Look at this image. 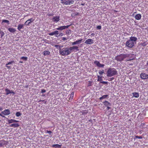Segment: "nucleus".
<instances>
[{"label":"nucleus","instance_id":"obj_45","mask_svg":"<svg viewBox=\"0 0 148 148\" xmlns=\"http://www.w3.org/2000/svg\"><path fill=\"white\" fill-rule=\"evenodd\" d=\"M39 102H44L45 104H46V101H45V100H40L39 101Z\"/></svg>","mask_w":148,"mask_h":148},{"label":"nucleus","instance_id":"obj_1","mask_svg":"<svg viewBox=\"0 0 148 148\" xmlns=\"http://www.w3.org/2000/svg\"><path fill=\"white\" fill-rule=\"evenodd\" d=\"M75 49L77 51H78V47L77 46H73L69 48H64L60 49L59 53L62 56L68 55Z\"/></svg>","mask_w":148,"mask_h":148},{"label":"nucleus","instance_id":"obj_33","mask_svg":"<svg viewBox=\"0 0 148 148\" xmlns=\"http://www.w3.org/2000/svg\"><path fill=\"white\" fill-rule=\"evenodd\" d=\"M31 23L28 20H27L25 23V25H29Z\"/></svg>","mask_w":148,"mask_h":148},{"label":"nucleus","instance_id":"obj_25","mask_svg":"<svg viewBox=\"0 0 148 148\" xmlns=\"http://www.w3.org/2000/svg\"><path fill=\"white\" fill-rule=\"evenodd\" d=\"M61 145H59L58 144H55V145H53L52 146V147H53L55 148H60L61 147Z\"/></svg>","mask_w":148,"mask_h":148},{"label":"nucleus","instance_id":"obj_49","mask_svg":"<svg viewBox=\"0 0 148 148\" xmlns=\"http://www.w3.org/2000/svg\"><path fill=\"white\" fill-rule=\"evenodd\" d=\"M46 91L45 90L43 89H42L41 90V92L42 93H44V92H46Z\"/></svg>","mask_w":148,"mask_h":148},{"label":"nucleus","instance_id":"obj_20","mask_svg":"<svg viewBox=\"0 0 148 148\" xmlns=\"http://www.w3.org/2000/svg\"><path fill=\"white\" fill-rule=\"evenodd\" d=\"M8 30L10 32L12 33H14L16 31L15 29L12 28H9L8 29Z\"/></svg>","mask_w":148,"mask_h":148},{"label":"nucleus","instance_id":"obj_10","mask_svg":"<svg viewBox=\"0 0 148 148\" xmlns=\"http://www.w3.org/2000/svg\"><path fill=\"white\" fill-rule=\"evenodd\" d=\"M93 40L91 39H88L86 40L85 43L87 44L91 45L93 43Z\"/></svg>","mask_w":148,"mask_h":148},{"label":"nucleus","instance_id":"obj_2","mask_svg":"<svg viewBox=\"0 0 148 148\" xmlns=\"http://www.w3.org/2000/svg\"><path fill=\"white\" fill-rule=\"evenodd\" d=\"M132 56L131 54H121L115 57V59L117 61L121 62L127 58L125 60L127 62L133 59V58L132 57Z\"/></svg>","mask_w":148,"mask_h":148},{"label":"nucleus","instance_id":"obj_8","mask_svg":"<svg viewBox=\"0 0 148 148\" xmlns=\"http://www.w3.org/2000/svg\"><path fill=\"white\" fill-rule=\"evenodd\" d=\"M1 113L5 115H8L10 114V112L9 109H7L2 111Z\"/></svg>","mask_w":148,"mask_h":148},{"label":"nucleus","instance_id":"obj_40","mask_svg":"<svg viewBox=\"0 0 148 148\" xmlns=\"http://www.w3.org/2000/svg\"><path fill=\"white\" fill-rule=\"evenodd\" d=\"M66 0H60L61 1V3L63 4H64L66 5Z\"/></svg>","mask_w":148,"mask_h":148},{"label":"nucleus","instance_id":"obj_7","mask_svg":"<svg viewBox=\"0 0 148 148\" xmlns=\"http://www.w3.org/2000/svg\"><path fill=\"white\" fill-rule=\"evenodd\" d=\"M94 63L99 67H103L104 66L103 64H101L99 61L97 60L95 61Z\"/></svg>","mask_w":148,"mask_h":148},{"label":"nucleus","instance_id":"obj_61","mask_svg":"<svg viewBox=\"0 0 148 148\" xmlns=\"http://www.w3.org/2000/svg\"><path fill=\"white\" fill-rule=\"evenodd\" d=\"M1 142V141L0 140V142Z\"/></svg>","mask_w":148,"mask_h":148},{"label":"nucleus","instance_id":"obj_41","mask_svg":"<svg viewBox=\"0 0 148 148\" xmlns=\"http://www.w3.org/2000/svg\"><path fill=\"white\" fill-rule=\"evenodd\" d=\"M0 34L1 35V37H2L3 36L4 34V33L2 31H1L0 32Z\"/></svg>","mask_w":148,"mask_h":148},{"label":"nucleus","instance_id":"obj_12","mask_svg":"<svg viewBox=\"0 0 148 148\" xmlns=\"http://www.w3.org/2000/svg\"><path fill=\"white\" fill-rule=\"evenodd\" d=\"M75 1L74 0H68L66 1V5H69L73 4L74 3Z\"/></svg>","mask_w":148,"mask_h":148},{"label":"nucleus","instance_id":"obj_11","mask_svg":"<svg viewBox=\"0 0 148 148\" xmlns=\"http://www.w3.org/2000/svg\"><path fill=\"white\" fill-rule=\"evenodd\" d=\"M52 20L53 22L56 23L58 22L60 20V16H56L52 18Z\"/></svg>","mask_w":148,"mask_h":148},{"label":"nucleus","instance_id":"obj_31","mask_svg":"<svg viewBox=\"0 0 148 148\" xmlns=\"http://www.w3.org/2000/svg\"><path fill=\"white\" fill-rule=\"evenodd\" d=\"M4 22L7 23L8 24H9V21L7 20H5V19L3 20H2V23H4Z\"/></svg>","mask_w":148,"mask_h":148},{"label":"nucleus","instance_id":"obj_3","mask_svg":"<svg viewBox=\"0 0 148 148\" xmlns=\"http://www.w3.org/2000/svg\"><path fill=\"white\" fill-rule=\"evenodd\" d=\"M117 74V71L114 68H109L106 73L107 76L108 77H111L114 76Z\"/></svg>","mask_w":148,"mask_h":148},{"label":"nucleus","instance_id":"obj_28","mask_svg":"<svg viewBox=\"0 0 148 148\" xmlns=\"http://www.w3.org/2000/svg\"><path fill=\"white\" fill-rule=\"evenodd\" d=\"M5 91L6 92V95H7L9 94L10 93V90L8 89H5Z\"/></svg>","mask_w":148,"mask_h":148},{"label":"nucleus","instance_id":"obj_50","mask_svg":"<svg viewBox=\"0 0 148 148\" xmlns=\"http://www.w3.org/2000/svg\"><path fill=\"white\" fill-rule=\"evenodd\" d=\"M145 125V124L144 123H141L140 125V126L143 127Z\"/></svg>","mask_w":148,"mask_h":148},{"label":"nucleus","instance_id":"obj_16","mask_svg":"<svg viewBox=\"0 0 148 148\" xmlns=\"http://www.w3.org/2000/svg\"><path fill=\"white\" fill-rule=\"evenodd\" d=\"M8 124H10L13 123L18 122V121L16 120L11 119H8Z\"/></svg>","mask_w":148,"mask_h":148},{"label":"nucleus","instance_id":"obj_26","mask_svg":"<svg viewBox=\"0 0 148 148\" xmlns=\"http://www.w3.org/2000/svg\"><path fill=\"white\" fill-rule=\"evenodd\" d=\"M83 115H86L88 113V111L87 110H84L80 112Z\"/></svg>","mask_w":148,"mask_h":148},{"label":"nucleus","instance_id":"obj_46","mask_svg":"<svg viewBox=\"0 0 148 148\" xmlns=\"http://www.w3.org/2000/svg\"><path fill=\"white\" fill-rule=\"evenodd\" d=\"M92 82H91V81H89L88 82V86H89L91 85V83Z\"/></svg>","mask_w":148,"mask_h":148},{"label":"nucleus","instance_id":"obj_38","mask_svg":"<svg viewBox=\"0 0 148 148\" xmlns=\"http://www.w3.org/2000/svg\"><path fill=\"white\" fill-rule=\"evenodd\" d=\"M143 138L141 136H135V139L138 138V139H142Z\"/></svg>","mask_w":148,"mask_h":148},{"label":"nucleus","instance_id":"obj_44","mask_svg":"<svg viewBox=\"0 0 148 148\" xmlns=\"http://www.w3.org/2000/svg\"><path fill=\"white\" fill-rule=\"evenodd\" d=\"M101 28V25L97 26V29H100Z\"/></svg>","mask_w":148,"mask_h":148},{"label":"nucleus","instance_id":"obj_47","mask_svg":"<svg viewBox=\"0 0 148 148\" xmlns=\"http://www.w3.org/2000/svg\"><path fill=\"white\" fill-rule=\"evenodd\" d=\"M47 133L49 134L50 135H51L52 133V132L51 131H47Z\"/></svg>","mask_w":148,"mask_h":148},{"label":"nucleus","instance_id":"obj_51","mask_svg":"<svg viewBox=\"0 0 148 148\" xmlns=\"http://www.w3.org/2000/svg\"><path fill=\"white\" fill-rule=\"evenodd\" d=\"M10 93H12V94H13V95H14L15 94V92L12 90L10 91Z\"/></svg>","mask_w":148,"mask_h":148},{"label":"nucleus","instance_id":"obj_53","mask_svg":"<svg viewBox=\"0 0 148 148\" xmlns=\"http://www.w3.org/2000/svg\"><path fill=\"white\" fill-rule=\"evenodd\" d=\"M114 79V77H112V78H110V80H109V81H112V80H113V79Z\"/></svg>","mask_w":148,"mask_h":148},{"label":"nucleus","instance_id":"obj_29","mask_svg":"<svg viewBox=\"0 0 148 148\" xmlns=\"http://www.w3.org/2000/svg\"><path fill=\"white\" fill-rule=\"evenodd\" d=\"M79 13L78 12L73 13L72 14L71 16L72 17H74L78 15Z\"/></svg>","mask_w":148,"mask_h":148},{"label":"nucleus","instance_id":"obj_13","mask_svg":"<svg viewBox=\"0 0 148 148\" xmlns=\"http://www.w3.org/2000/svg\"><path fill=\"white\" fill-rule=\"evenodd\" d=\"M0 147H2L3 145L7 144L8 142L5 140H0Z\"/></svg>","mask_w":148,"mask_h":148},{"label":"nucleus","instance_id":"obj_4","mask_svg":"<svg viewBox=\"0 0 148 148\" xmlns=\"http://www.w3.org/2000/svg\"><path fill=\"white\" fill-rule=\"evenodd\" d=\"M130 39L127 41L126 43V46L130 48L132 47L134 45V43L137 40V38H130Z\"/></svg>","mask_w":148,"mask_h":148},{"label":"nucleus","instance_id":"obj_56","mask_svg":"<svg viewBox=\"0 0 148 148\" xmlns=\"http://www.w3.org/2000/svg\"><path fill=\"white\" fill-rule=\"evenodd\" d=\"M114 12H118V11H116V10H114Z\"/></svg>","mask_w":148,"mask_h":148},{"label":"nucleus","instance_id":"obj_24","mask_svg":"<svg viewBox=\"0 0 148 148\" xmlns=\"http://www.w3.org/2000/svg\"><path fill=\"white\" fill-rule=\"evenodd\" d=\"M108 96V95H103L102 96L100 97L99 98V99L100 100H101L103 99H104L106 98Z\"/></svg>","mask_w":148,"mask_h":148},{"label":"nucleus","instance_id":"obj_57","mask_svg":"<svg viewBox=\"0 0 148 148\" xmlns=\"http://www.w3.org/2000/svg\"><path fill=\"white\" fill-rule=\"evenodd\" d=\"M136 12H134V13L133 14V15H134V13H136Z\"/></svg>","mask_w":148,"mask_h":148},{"label":"nucleus","instance_id":"obj_5","mask_svg":"<svg viewBox=\"0 0 148 148\" xmlns=\"http://www.w3.org/2000/svg\"><path fill=\"white\" fill-rule=\"evenodd\" d=\"M140 77L143 79H148V75L145 73H142L140 74Z\"/></svg>","mask_w":148,"mask_h":148},{"label":"nucleus","instance_id":"obj_55","mask_svg":"<svg viewBox=\"0 0 148 148\" xmlns=\"http://www.w3.org/2000/svg\"><path fill=\"white\" fill-rule=\"evenodd\" d=\"M0 116H2V117H5L4 116H3V115L1 114H0Z\"/></svg>","mask_w":148,"mask_h":148},{"label":"nucleus","instance_id":"obj_6","mask_svg":"<svg viewBox=\"0 0 148 148\" xmlns=\"http://www.w3.org/2000/svg\"><path fill=\"white\" fill-rule=\"evenodd\" d=\"M70 25H68L67 26L64 25L63 26H61L58 28H57L56 29L58 30H62L66 29L68 28Z\"/></svg>","mask_w":148,"mask_h":148},{"label":"nucleus","instance_id":"obj_43","mask_svg":"<svg viewBox=\"0 0 148 148\" xmlns=\"http://www.w3.org/2000/svg\"><path fill=\"white\" fill-rule=\"evenodd\" d=\"M101 83L103 84H107L108 83V82H105V81H101L100 82Z\"/></svg>","mask_w":148,"mask_h":148},{"label":"nucleus","instance_id":"obj_34","mask_svg":"<svg viewBox=\"0 0 148 148\" xmlns=\"http://www.w3.org/2000/svg\"><path fill=\"white\" fill-rule=\"evenodd\" d=\"M71 31L70 30H67L66 31V34L68 35H69L71 34Z\"/></svg>","mask_w":148,"mask_h":148},{"label":"nucleus","instance_id":"obj_54","mask_svg":"<svg viewBox=\"0 0 148 148\" xmlns=\"http://www.w3.org/2000/svg\"><path fill=\"white\" fill-rule=\"evenodd\" d=\"M63 38L62 39L63 40H66V39L65 38L63 37Z\"/></svg>","mask_w":148,"mask_h":148},{"label":"nucleus","instance_id":"obj_17","mask_svg":"<svg viewBox=\"0 0 148 148\" xmlns=\"http://www.w3.org/2000/svg\"><path fill=\"white\" fill-rule=\"evenodd\" d=\"M103 103L104 105L106 106H111V103L107 101H104L103 102Z\"/></svg>","mask_w":148,"mask_h":148},{"label":"nucleus","instance_id":"obj_37","mask_svg":"<svg viewBox=\"0 0 148 148\" xmlns=\"http://www.w3.org/2000/svg\"><path fill=\"white\" fill-rule=\"evenodd\" d=\"M55 47L57 48L58 49L60 50V49H61V47L58 45H55Z\"/></svg>","mask_w":148,"mask_h":148},{"label":"nucleus","instance_id":"obj_15","mask_svg":"<svg viewBox=\"0 0 148 148\" xmlns=\"http://www.w3.org/2000/svg\"><path fill=\"white\" fill-rule=\"evenodd\" d=\"M14 60H11L10 62H9L8 63L6 64L5 66L8 69H11V67L10 66H8V65L12 64V63H14Z\"/></svg>","mask_w":148,"mask_h":148},{"label":"nucleus","instance_id":"obj_58","mask_svg":"<svg viewBox=\"0 0 148 148\" xmlns=\"http://www.w3.org/2000/svg\"><path fill=\"white\" fill-rule=\"evenodd\" d=\"M20 63H23V62L20 61Z\"/></svg>","mask_w":148,"mask_h":148},{"label":"nucleus","instance_id":"obj_32","mask_svg":"<svg viewBox=\"0 0 148 148\" xmlns=\"http://www.w3.org/2000/svg\"><path fill=\"white\" fill-rule=\"evenodd\" d=\"M99 73L100 75H102L104 73V70H102L99 71Z\"/></svg>","mask_w":148,"mask_h":148},{"label":"nucleus","instance_id":"obj_22","mask_svg":"<svg viewBox=\"0 0 148 148\" xmlns=\"http://www.w3.org/2000/svg\"><path fill=\"white\" fill-rule=\"evenodd\" d=\"M10 127H18L19 126V125L18 123H13L10 125Z\"/></svg>","mask_w":148,"mask_h":148},{"label":"nucleus","instance_id":"obj_42","mask_svg":"<svg viewBox=\"0 0 148 148\" xmlns=\"http://www.w3.org/2000/svg\"><path fill=\"white\" fill-rule=\"evenodd\" d=\"M53 32L54 35H58V32L57 30H56Z\"/></svg>","mask_w":148,"mask_h":148},{"label":"nucleus","instance_id":"obj_52","mask_svg":"<svg viewBox=\"0 0 148 148\" xmlns=\"http://www.w3.org/2000/svg\"><path fill=\"white\" fill-rule=\"evenodd\" d=\"M111 109V108L109 107V106H107V109L108 110H109V109Z\"/></svg>","mask_w":148,"mask_h":148},{"label":"nucleus","instance_id":"obj_35","mask_svg":"<svg viewBox=\"0 0 148 148\" xmlns=\"http://www.w3.org/2000/svg\"><path fill=\"white\" fill-rule=\"evenodd\" d=\"M21 115V113L19 112H17L16 113V115L17 116H19Z\"/></svg>","mask_w":148,"mask_h":148},{"label":"nucleus","instance_id":"obj_30","mask_svg":"<svg viewBox=\"0 0 148 148\" xmlns=\"http://www.w3.org/2000/svg\"><path fill=\"white\" fill-rule=\"evenodd\" d=\"M102 76H100L99 75H98L97 76V78H98V81H101L102 80Z\"/></svg>","mask_w":148,"mask_h":148},{"label":"nucleus","instance_id":"obj_21","mask_svg":"<svg viewBox=\"0 0 148 148\" xmlns=\"http://www.w3.org/2000/svg\"><path fill=\"white\" fill-rule=\"evenodd\" d=\"M50 52L48 51H45L43 52V54L44 56H48L50 54Z\"/></svg>","mask_w":148,"mask_h":148},{"label":"nucleus","instance_id":"obj_14","mask_svg":"<svg viewBox=\"0 0 148 148\" xmlns=\"http://www.w3.org/2000/svg\"><path fill=\"white\" fill-rule=\"evenodd\" d=\"M74 95V92H72L71 94L69 95V101H71L73 99Z\"/></svg>","mask_w":148,"mask_h":148},{"label":"nucleus","instance_id":"obj_19","mask_svg":"<svg viewBox=\"0 0 148 148\" xmlns=\"http://www.w3.org/2000/svg\"><path fill=\"white\" fill-rule=\"evenodd\" d=\"M24 24H19L18 26L17 29L19 31H20L21 29L23 28L24 26Z\"/></svg>","mask_w":148,"mask_h":148},{"label":"nucleus","instance_id":"obj_9","mask_svg":"<svg viewBox=\"0 0 148 148\" xmlns=\"http://www.w3.org/2000/svg\"><path fill=\"white\" fill-rule=\"evenodd\" d=\"M82 39L78 40L73 42L71 43V45H78L80 44L82 42Z\"/></svg>","mask_w":148,"mask_h":148},{"label":"nucleus","instance_id":"obj_48","mask_svg":"<svg viewBox=\"0 0 148 148\" xmlns=\"http://www.w3.org/2000/svg\"><path fill=\"white\" fill-rule=\"evenodd\" d=\"M49 34L50 36H53L54 35L53 32L51 33H49Z\"/></svg>","mask_w":148,"mask_h":148},{"label":"nucleus","instance_id":"obj_27","mask_svg":"<svg viewBox=\"0 0 148 148\" xmlns=\"http://www.w3.org/2000/svg\"><path fill=\"white\" fill-rule=\"evenodd\" d=\"M148 44V42L146 41L141 43V45L143 46H145Z\"/></svg>","mask_w":148,"mask_h":148},{"label":"nucleus","instance_id":"obj_23","mask_svg":"<svg viewBox=\"0 0 148 148\" xmlns=\"http://www.w3.org/2000/svg\"><path fill=\"white\" fill-rule=\"evenodd\" d=\"M133 96L136 98H138L139 97V95L138 93L134 92L132 93Z\"/></svg>","mask_w":148,"mask_h":148},{"label":"nucleus","instance_id":"obj_36","mask_svg":"<svg viewBox=\"0 0 148 148\" xmlns=\"http://www.w3.org/2000/svg\"><path fill=\"white\" fill-rule=\"evenodd\" d=\"M21 59L24 60L26 61L27 60V57H22L21 58Z\"/></svg>","mask_w":148,"mask_h":148},{"label":"nucleus","instance_id":"obj_39","mask_svg":"<svg viewBox=\"0 0 148 148\" xmlns=\"http://www.w3.org/2000/svg\"><path fill=\"white\" fill-rule=\"evenodd\" d=\"M27 20L29 21V22H30L31 23L32 22H33L34 20L32 18H30Z\"/></svg>","mask_w":148,"mask_h":148},{"label":"nucleus","instance_id":"obj_59","mask_svg":"<svg viewBox=\"0 0 148 148\" xmlns=\"http://www.w3.org/2000/svg\"><path fill=\"white\" fill-rule=\"evenodd\" d=\"M27 86H27L25 87H26V88H27Z\"/></svg>","mask_w":148,"mask_h":148},{"label":"nucleus","instance_id":"obj_60","mask_svg":"<svg viewBox=\"0 0 148 148\" xmlns=\"http://www.w3.org/2000/svg\"><path fill=\"white\" fill-rule=\"evenodd\" d=\"M93 34H94V33H93V34H92V35Z\"/></svg>","mask_w":148,"mask_h":148},{"label":"nucleus","instance_id":"obj_18","mask_svg":"<svg viewBox=\"0 0 148 148\" xmlns=\"http://www.w3.org/2000/svg\"><path fill=\"white\" fill-rule=\"evenodd\" d=\"M135 18L137 20H140L141 18V16L140 14H137L135 16Z\"/></svg>","mask_w":148,"mask_h":148}]
</instances>
